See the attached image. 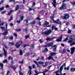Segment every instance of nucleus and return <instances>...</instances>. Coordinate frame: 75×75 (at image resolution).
<instances>
[{
    "label": "nucleus",
    "mask_w": 75,
    "mask_h": 75,
    "mask_svg": "<svg viewBox=\"0 0 75 75\" xmlns=\"http://www.w3.org/2000/svg\"><path fill=\"white\" fill-rule=\"evenodd\" d=\"M38 25H39V26H41V22L39 21V23H38Z\"/></svg>",
    "instance_id": "49"
},
{
    "label": "nucleus",
    "mask_w": 75,
    "mask_h": 75,
    "mask_svg": "<svg viewBox=\"0 0 75 75\" xmlns=\"http://www.w3.org/2000/svg\"><path fill=\"white\" fill-rule=\"evenodd\" d=\"M32 67H33V68H34L35 67V65L34 64H33L32 65Z\"/></svg>",
    "instance_id": "61"
},
{
    "label": "nucleus",
    "mask_w": 75,
    "mask_h": 75,
    "mask_svg": "<svg viewBox=\"0 0 75 75\" xmlns=\"http://www.w3.org/2000/svg\"><path fill=\"white\" fill-rule=\"evenodd\" d=\"M64 16L62 17H63V18H62V19H68L69 17V15L68 14H64Z\"/></svg>",
    "instance_id": "9"
},
{
    "label": "nucleus",
    "mask_w": 75,
    "mask_h": 75,
    "mask_svg": "<svg viewBox=\"0 0 75 75\" xmlns=\"http://www.w3.org/2000/svg\"><path fill=\"white\" fill-rule=\"evenodd\" d=\"M71 72H75V68H71L70 69Z\"/></svg>",
    "instance_id": "17"
},
{
    "label": "nucleus",
    "mask_w": 75,
    "mask_h": 75,
    "mask_svg": "<svg viewBox=\"0 0 75 75\" xmlns=\"http://www.w3.org/2000/svg\"><path fill=\"white\" fill-rule=\"evenodd\" d=\"M3 3H4V0H2L1 1H0V5L1 4Z\"/></svg>",
    "instance_id": "37"
},
{
    "label": "nucleus",
    "mask_w": 75,
    "mask_h": 75,
    "mask_svg": "<svg viewBox=\"0 0 75 75\" xmlns=\"http://www.w3.org/2000/svg\"><path fill=\"white\" fill-rule=\"evenodd\" d=\"M54 44V42H50L48 43L47 44H46L44 46V47H51L52 45H53Z\"/></svg>",
    "instance_id": "5"
},
{
    "label": "nucleus",
    "mask_w": 75,
    "mask_h": 75,
    "mask_svg": "<svg viewBox=\"0 0 75 75\" xmlns=\"http://www.w3.org/2000/svg\"><path fill=\"white\" fill-rule=\"evenodd\" d=\"M24 18V16H22L21 17V20H23V18Z\"/></svg>",
    "instance_id": "41"
},
{
    "label": "nucleus",
    "mask_w": 75,
    "mask_h": 75,
    "mask_svg": "<svg viewBox=\"0 0 75 75\" xmlns=\"http://www.w3.org/2000/svg\"><path fill=\"white\" fill-rule=\"evenodd\" d=\"M52 33V30H49L47 31H45L44 32H43L42 33V34H44L45 35H50Z\"/></svg>",
    "instance_id": "3"
},
{
    "label": "nucleus",
    "mask_w": 75,
    "mask_h": 75,
    "mask_svg": "<svg viewBox=\"0 0 75 75\" xmlns=\"http://www.w3.org/2000/svg\"><path fill=\"white\" fill-rule=\"evenodd\" d=\"M7 34H8V32L5 31L4 33L3 34H4V35H6Z\"/></svg>",
    "instance_id": "26"
},
{
    "label": "nucleus",
    "mask_w": 75,
    "mask_h": 75,
    "mask_svg": "<svg viewBox=\"0 0 75 75\" xmlns=\"http://www.w3.org/2000/svg\"><path fill=\"white\" fill-rule=\"evenodd\" d=\"M45 72H47V71H44L43 72H41L40 73H38V74H40V73H45Z\"/></svg>",
    "instance_id": "52"
},
{
    "label": "nucleus",
    "mask_w": 75,
    "mask_h": 75,
    "mask_svg": "<svg viewBox=\"0 0 75 75\" xmlns=\"http://www.w3.org/2000/svg\"><path fill=\"white\" fill-rule=\"evenodd\" d=\"M66 66V64L65 63L63 65H62L61 67L63 66V69L64 68V66Z\"/></svg>",
    "instance_id": "47"
},
{
    "label": "nucleus",
    "mask_w": 75,
    "mask_h": 75,
    "mask_svg": "<svg viewBox=\"0 0 75 75\" xmlns=\"http://www.w3.org/2000/svg\"><path fill=\"white\" fill-rule=\"evenodd\" d=\"M19 75H23V73L21 72H19Z\"/></svg>",
    "instance_id": "55"
},
{
    "label": "nucleus",
    "mask_w": 75,
    "mask_h": 75,
    "mask_svg": "<svg viewBox=\"0 0 75 75\" xmlns=\"http://www.w3.org/2000/svg\"><path fill=\"white\" fill-rule=\"evenodd\" d=\"M8 59L10 60V59H13V58H11V57L9 56L8 57Z\"/></svg>",
    "instance_id": "54"
},
{
    "label": "nucleus",
    "mask_w": 75,
    "mask_h": 75,
    "mask_svg": "<svg viewBox=\"0 0 75 75\" xmlns=\"http://www.w3.org/2000/svg\"><path fill=\"white\" fill-rule=\"evenodd\" d=\"M54 17L52 16H50V18L53 21V23H54V21H55V20H54Z\"/></svg>",
    "instance_id": "19"
},
{
    "label": "nucleus",
    "mask_w": 75,
    "mask_h": 75,
    "mask_svg": "<svg viewBox=\"0 0 75 75\" xmlns=\"http://www.w3.org/2000/svg\"><path fill=\"white\" fill-rule=\"evenodd\" d=\"M68 33H71V30L69 29Z\"/></svg>",
    "instance_id": "48"
},
{
    "label": "nucleus",
    "mask_w": 75,
    "mask_h": 75,
    "mask_svg": "<svg viewBox=\"0 0 75 75\" xmlns=\"http://www.w3.org/2000/svg\"><path fill=\"white\" fill-rule=\"evenodd\" d=\"M56 50H57V46H56L53 49V51L55 52V51H57Z\"/></svg>",
    "instance_id": "29"
},
{
    "label": "nucleus",
    "mask_w": 75,
    "mask_h": 75,
    "mask_svg": "<svg viewBox=\"0 0 75 75\" xmlns=\"http://www.w3.org/2000/svg\"><path fill=\"white\" fill-rule=\"evenodd\" d=\"M13 36H10L9 37V39H10V40H13Z\"/></svg>",
    "instance_id": "46"
},
{
    "label": "nucleus",
    "mask_w": 75,
    "mask_h": 75,
    "mask_svg": "<svg viewBox=\"0 0 75 75\" xmlns=\"http://www.w3.org/2000/svg\"><path fill=\"white\" fill-rule=\"evenodd\" d=\"M28 68L30 69L29 71L28 72V74L29 73V75H31V66H29Z\"/></svg>",
    "instance_id": "12"
},
{
    "label": "nucleus",
    "mask_w": 75,
    "mask_h": 75,
    "mask_svg": "<svg viewBox=\"0 0 75 75\" xmlns=\"http://www.w3.org/2000/svg\"><path fill=\"white\" fill-rule=\"evenodd\" d=\"M38 63L39 64H40V65H44V62H38Z\"/></svg>",
    "instance_id": "21"
},
{
    "label": "nucleus",
    "mask_w": 75,
    "mask_h": 75,
    "mask_svg": "<svg viewBox=\"0 0 75 75\" xmlns=\"http://www.w3.org/2000/svg\"><path fill=\"white\" fill-rule=\"evenodd\" d=\"M3 50L4 51V55H5V57H6V55H7V52L5 50V49H4V48H3Z\"/></svg>",
    "instance_id": "15"
},
{
    "label": "nucleus",
    "mask_w": 75,
    "mask_h": 75,
    "mask_svg": "<svg viewBox=\"0 0 75 75\" xmlns=\"http://www.w3.org/2000/svg\"><path fill=\"white\" fill-rule=\"evenodd\" d=\"M54 29V26H52V30H53Z\"/></svg>",
    "instance_id": "62"
},
{
    "label": "nucleus",
    "mask_w": 75,
    "mask_h": 75,
    "mask_svg": "<svg viewBox=\"0 0 75 75\" xmlns=\"http://www.w3.org/2000/svg\"><path fill=\"white\" fill-rule=\"evenodd\" d=\"M54 3H53V6L54 7H56V3L57 2H56V0H54L53 1Z\"/></svg>",
    "instance_id": "14"
},
{
    "label": "nucleus",
    "mask_w": 75,
    "mask_h": 75,
    "mask_svg": "<svg viewBox=\"0 0 75 75\" xmlns=\"http://www.w3.org/2000/svg\"><path fill=\"white\" fill-rule=\"evenodd\" d=\"M62 69H63V66L61 67L60 68V69H59V70H60L59 72L61 75L62 74Z\"/></svg>",
    "instance_id": "13"
},
{
    "label": "nucleus",
    "mask_w": 75,
    "mask_h": 75,
    "mask_svg": "<svg viewBox=\"0 0 75 75\" xmlns=\"http://www.w3.org/2000/svg\"><path fill=\"white\" fill-rule=\"evenodd\" d=\"M39 42H40V43H42V42H43V41H42V40H41V39H40L39 40Z\"/></svg>",
    "instance_id": "39"
},
{
    "label": "nucleus",
    "mask_w": 75,
    "mask_h": 75,
    "mask_svg": "<svg viewBox=\"0 0 75 75\" xmlns=\"http://www.w3.org/2000/svg\"><path fill=\"white\" fill-rule=\"evenodd\" d=\"M29 37V36H25V38L26 39L28 38Z\"/></svg>",
    "instance_id": "64"
},
{
    "label": "nucleus",
    "mask_w": 75,
    "mask_h": 75,
    "mask_svg": "<svg viewBox=\"0 0 75 75\" xmlns=\"http://www.w3.org/2000/svg\"><path fill=\"white\" fill-rule=\"evenodd\" d=\"M47 51H48V50L47 48L45 49L42 51V52H47Z\"/></svg>",
    "instance_id": "18"
},
{
    "label": "nucleus",
    "mask_w": 75,
    "mask_h": 75,
    "mask_svg": "<svg viewBox=\"0 0 75 75\" xmlns=\"http://www.w3.org/2000/svg\"><path fill=\"white\" fill-rule=\"evenodd\" d=\"M20 55H23V52L21 50H20L19 52Z\"/></svg>",
    "instance_id": "27"
},
{
    "label": "nucleus",
    "mask_w": 75,
    "mask_h": 75,
    "mask_svg": "<svg viewBox=\"0 0 75 75\" xmlns=\"http://www.w3.org/2000/svg\"><path fill=\"white\" fill-rule=\"evenodd\" d=\"M70 50L71 51V55H73L74 53V52H75V47H71L70 48Z\"/></svg>",
    "instance_id": "8"
},
{
    "label": "nucleus",
    "mask_w": 75,
    "mask_h": 75,
    "mask_svg": "<svg viewBox=\"0 0 75 75\" xmlns=\"http://www.w3.org/2000/svg\"><path fill=\"white\" fill-rule=\"evenodd\" d=\"M30 55L29 54V53H26V54H25V56H28V55Z\"/></svg>",
    "instance_id": "53"
},
{
    "label": "nucleus",
    "mask_w": 75,
    "mask_h": 75,
    "mask_svg": "<svg viewBox=\"0 0 75 75\" xmlns=\"http://www.w3.org/2000/svg\"><path fill=\"white\" fill-rule=\"evenodd\" d=\"M54 23H56V24H59L60 25H61L62 22L59 21V19H58L57 21H54Z\"/></svg>",
    "instance_id": "7"
},
{
    "label": "nucleus",
    "mask_w": 75,
    "mask_h": 75,
    "mask_svg": "<svg viewBox=\"0 0 75 75\" xmlns=\"http://www.w3.org/2000/svg\"><path fill=\"white\" fill-rule=\"evenodd\" d=\"M56 55V53L51 52V55L49 56V57H48L46 59H48V60H50V59H52L53 61H55V59H53V57H52L53 55Z\"/></svg>",
    "instance_id": "2"
},
{
    "label": "nucleus",
    "mask_w": 75,
    "mask_h": 75,
    "mask_svg": "<svg viewBox=\"0 0 75 75\" xmlns=\"http://www.w3.org/2000/svg\"><path fill=\"white\" fill-rule=\"evenodd\" d=\"M62 35H60V37H59V38H58V39H57V41H58V42H61V41H62Z\"/></svg>",
    "instance_id": "10"
},
{
    "label": "nucleus",
    "mask_w": 75,
    "mask_h": 75,
    "mask_svg": "<svg viewBox=\"0 0 75 75\" xmlns=\"http://www.w3.org/2000/svg\"><path fill=\"white\" fill-rule=\"evenodd\" d=\"M75 36H73L72 41H75Z\"/></svg>",
    "instance_id": "51"
},
{
    "label": "nucleus",
    "mask_w": 75,
    "mask_h": 75,
    "mask_svg": "<svg viewBox=\"0 0 75 75\" xmlns=\"http://www.w3.org/2000/svg\"><path fill=\"white\" fill-rule=\"evenodd\" d=\"M64 70H66V69H67V71H68V70H69V66H68L67 67V68L64 67Z\"/></svg>",
    "instance_id": "22"
},
{
    "label": "nucleus",
    "mask_w": 75,
    "mask_h": 75,
    "mask_svg": "<svg viewBox=\"0 0 75 75\" xmlns=\"http://www.w3.org/2000/svg\"><path fill=\"white\" fill-rule=\"evenodd\" d=\"M6 13V11H4L3 12H1V13L2 14H4Z\"/></svg>",
    "instance_id": "42"
},
{
    "label": "nucleus",
    "mask_w": 75,
    "mask_h": 75,
    "mask_svg": "<svg viewBox=\"0 0 75 75\" xmlns=\"http://www.w3.org/2000/svg\"><path fill=\"white\" fill-rule=\"evenodd\" d=\"M72 28L73 29H75V25H72Z\"/></svg>",
    "instance_id": "40"
},
{
    "label": "nucleus",
    "mask_w": 75,
    "mask_h": 75,
    "mask_svg": "<svg viewBox=\"0 0 75 75\" xmlns=\"http://www.w3.org/2000/svg\"><path fill=\"white\" fill-rule=\"evenodd\" d=\"M13 34L15 36L16 38H17V34L16 33H14Z\"/></svg>",
    "instance_id": "63"
},
{
    "label": "nucleus",
    "mask_w": 75,
    "mask_h": 75,
    "mask_svg": "<svg viewBox=\"0 0 75 75\" xmlns=\"http://www.w3.org/2000/svg\"><path fill=\"white\" fill-rule=\"evenodd\" d=\"M9 44L10 45H14V43L13 42H9Z\"/></svg>",
    "instance_id": "25"
},
{
    "label": "nucleus",
    "mask_w": 75,
    "mask_h": 75,
    "mask_svg": "<svg viewBox=\"0 0 75 75\" xmlns=\"http://www.w3.org/2000/svg\"><path fill=\"white\" fill-rule=\"evenodd\" d=\"M35 21H34L33 22H32L30 23V24H31V25H34V24H35Z\"/></svg>",
    "instance_id": "28"
},
{
    "label": "nucleus",
    "mask_w": 75,
    "mask_h": 75,
    "mask_svg": "<svg viewBox=\"0 0 75 75\" xmlns=\"http://www.w3.org/2000/svg\"><path fill=\"white\" fill-rule=\"evenodd\" d=\"M23 30L24 31H25V32H26V31H27V29L26 28V29H23Z\"/></svg>",
    "instance_id": "60"
},
{
    "label": "nucleus",
    "mask_w": 75,
    "mask_h": 75,
    "mask_svg": "<svg viewBox=\"0 0 75 75\" xmlns=\"http://www.w3.org/2000/svg\"><path fill=\"white\" fill-rule=\"evenodd\" d=\"M11 68H13L14 71L15 70V69H16V68L15 67V66H11Z\"/></svg>",
    "instance_id": "36"
},
{
    "label": "nucleus",
    "mask_w": 75,
    "mask_h": 75,
    "mask_svg": "<svg viewBox=\"0 0 75 75\" xmlns=\"http://www.w3.org/2000/svg\"><path fill=\"white\" fill-rule=\"evenodd\" d=\"M9 73L10 72H9V71H8L6 74V75H8Z\"/></svg>",
    "instance_id": "59"
},
{
    "label": "nucleus",
    "mask_w": 75,
    "mask_h": 75,
    "mask_svg": "<svg viewBox=\"0 0 75 75\" xmlns=\"http://www.w3.org/2000/svg\"><path fill=\"white\" fill-rule=\"evenodd\" d=\"M0 10L1 11H2V10H4V7L2 6V7L0 8Z\"/></svg>",
    "instance_id": "38"
},
{
    "label": "nucleus",
    "mask_w": 75,
    "mask_h": 75,
    "mask_svg": "<svg viewBox=\"0 0 75 75\" xmlns=\"http://www.w3.org/2000/svg\"><path fill=\"white\" fill-rule=\"evenodd\" d=\"M29 46V45H23V48H25V47L26 46Z\"/></svg>",
    "instance_id": "44"
},
{
    "label": "nucleus",
    "mask_w": 75,
    "mask_h": 75,
    "mask_svg": "<svg viewBox=\"0 0 75 75\" xmlns=\"http://www.w3.org/2000/svg\"><path fill=\"white\" fill-rule=\"evenodd\" d=\"M58 72H59V71L58 70L54 72V73L56 74H58Z\"/></svg>",
    "instance_id": "45"
},
{
    "label": "nucleus",
    "mask_w": 75,
    "mask_h": 75,
    "mask_svg": "<svg viewBox=\"0 0 75 75\" xmlns=\"http://www.w3.org/2000/svg\"><path fill=\"white\" fill-rule=\"evenodd\" d=\"M48 65V62H46L45 63V65H42V67H45L47 66Z\"/></svg>",
    "instance_id": "23"
},
{
    "label": "nucleus",
    "mask_w": 75,
    "mask_h": 75,
    "mask_svg": "<svg viewBox=\"0 0 75 75\" xmlns=\"http://www.w3.org/2000/svg\"><path fill=\"white\" fill-rule=\"evenodd\" d=\"M21 44H22V42L21 41H18V42L16 43L15 44V46L17 48H18L20 45H21Z\"/></svg>",
    "instance_id": "4"
},
{
    "label": "nucleus",
    "mask_w": 75,
    "mask_h": 75,
    "mask_svg": "<svg viewBox=\"0 0 75 75\" xmlns=\"http://www.w3.org/2000/svg\"><path fill=\"white\" fill-rule=\"evenodd\" d=\"M13 12V11L12 10H11L10 11V12H9L8 13V15H9V16L10 15L11 13Z\"/></svg>",
    "instance_id": "33"
},
{
    "label": "nucleus",
    "mask_w": 75,
    "mask_h": 75,
    "mask_svg": "<svg viewBox=\"0 0 75 75\" xmlns=\"http://www.w3.org/2000/svg\"><path fill=\"white\" fill-rule=\"evenodd\" d=\"M70 40H69L68 42L70 44L71 46H72V45H75V42H73L72 41L73 38H74V36L70 35L69 37Z\"/></svg>",
    "instance_id": "1"
},
{
    "label": "nucleus",
    "mask_w": 75,
    "mask_h": 75,
    "mask_svg": "<svg viewBox=\"0 0 75 75\" xmlns=\"http://www.w3.org/2000/svg\"><path fill=\"white\" fill-rule=\"evenodd\" d=\"M67 8L66 7V4L65 3H63L62 4V6L60 8V10H62V9H65Z\"/></svg>",
    "instance_id": "6"
},
{
    "label": "nucleus",
    "mask_w": 75,
    "mask_h": 75,
    "mask_svg": "<svg viewBox=\"0 0 75 75\" xmlns=\"http://www.w3.org/2000/svg\"><path fill=\"white\" fill-rule=\"evenodd\" d=\"M49 25V23H48L47 21H46L45 23V25H44V27H47V25Z\"/></svg>",
    "instance_id": "16"
},
{
    "label": "nucleus",
    "mask_w": 75,
    "mask_h": 75,
    "mask_svg": "<svg viewBox=\"0 0 75 75\" xmlns=\"http://www.w3.org/2000/svg\"><path fill=\"white\" fill-rule=\"evenodd\" d=\"M6 62H7V59H5L3 61V63H6Z\"/></svg>",
    "instance_id": "31"
},
{
    "label": "nucleus",
    "mask_w": 75,
    "mask_h": 75,
    "mask_svg": "<svg viewBox=\"0 0 75 75\" xmlns=\"http://www.w3.org/2000/svg\"><path fill=\"white\" fill-rule=\"evenodd\" d=\"M66 53V50H65V49H64L63 50V51L62 52V54H65V53Z\"/></svg>",
    "instance_id": "24"
},
{
    "label": "nucleus",
    "mask_w": 75,
    "mask_h": 75,
    "mask_svg": "<svg viewBox=\"0 0 75 75\" xmlns=\"http://www.w3.org/2000/svg\"><path fill=\"white\" fill-rule=\"evenodd\" d=\"M16 30L17 31H21V29H16Z\"/></svg>",
    "instance_id": "58"
},
{
    "label": "nucleus",
    "mask_w": 75,
    "mask_h": 75,
    "mask_svg": "<svg viewBox=\"0 0 75 75\" xmlns=\"http://www.w3.org/2000/svg\"><path fill=\"white\" fill-rule=\"evenodd\" d=\"M0 66L1 67V69H3V64L0 63Z\"/></svg>",
    "instance_id": "34"
},
{
    "label": "nucleus",
    "mask_w": 75,
    "mask_h": 75,
    "mask_svg": "<svg viewBox=\"0 0 75 75\" xmlns=\"http://www.w3.org/2000/svg\"><path fill=\"white\" fill-rule=\"evenodd\" d=\"M6 29H5V28H4V27H1V29H2V30H3V31H5V30H7V24H6Z\"/></svg>",
    "instance_id": "11"
},
{
    "label": "nucleus",
    "mask_w": 75,
    "mask_h": 75,
    "mask_svg": "<svg viewBox=\"0 0 75 75\" xmlns=\"http://www.w3.org/2000/svg\"><path fill=\"white\" fill-rule=\"evenodd\" d=\"M34 62L35 63V64H36L37 66H38V64H37V62L36 61H34Z\"/></svg>",
    "instance_id": "56"
},
{
    "label": "nucleus",
    "mask_w": 75,
    "mask_h": 75,
    "mask_svg": "<svg viewBox=\"0 0 75 75\" xmlns=\"http://www.w3.org/2000/svg\"><path fill=\"white\" fill-rule=\"evenodd\" d=\"M35 5V2H33V4H32V6H34Z\"/></svg>",
    "instance_id": "43"
},
{
    "label": "nucleus",
    "mask_w": 75,
    "mask_h": 75,
    "mask_svg": "<svg viewBox=\"0 0 75 75\" xmlns=\"http://www.w3.org/2000/svg\"><path fill=\"white\" fill-rule=\"evenodd\" d=\"M19 8V6L17 5L15 7V11H17V10H18V9Z\"/></svg>",
    "instance_id": "20"
},
{
    "label": "nucleus",
    "mask_w": 75,
    "mask_h": 75,
    "mask_svg": "<svg viewBox=\"0 0 75 75\" xmlns=\"http://www.w3.org/2000/svg\"><path fill=\"white\" fill-rule=\"evenodd\" d=\"M70 3H71L74 6L75 5V1H74L73 2H70Z\"/></svg>",
    "instance_id": "35"
},
{
    "label": "nucleus",
    "mask_w": 75,
    "mask_h": 75,
    "mask_svg": "<svg viewBox=\"0 0 75 75\" xmlns=\"http://www.w3.org/2000/svg\"><path fill=\"white\" fill-rule=\"evenodd\" d=\"M68 38H69V37H67L65 39H64V41H66L67 40H68Z\"/></svg>",
    "instance_id": "32"
},
{
    "label": "nucleus",
    "mask_w": 75,
    "mask_h": 75,
    "mask_svg": "<svg viewBox=\"0 0 75 75\" xmlns=\"http://www.w3.org/2000/svg\"><path fill=\"white\" fill-rule=\"evenodd\" d=\"M46 40L47 41H50V40H51V39L50 38H47Z\"/></svg>",
    "instance_id": "50"
},
{
    "label": "nucleus",
    "mask_w": 75,
    "mask_h": 75,
    "mask_svg": "<svg viewBox=\"0 0 75 75\" xmlns=\"http://www.w3.org/2000/svg\"><path fill=\"white\" fill-rule=\"evenodd\" d=\"M61 45H62V47H65V45H64V44L63 43L61 44Z\"/></svg>",
    "instance_id": "57"
},
{
    "label": "nucleus",
    "mask_w": 75,
    "mask_h": 75,
    "mask_svg": "<svg viewBox=\"0 0 75 75\" xmlns=\"http://www.w3.org/2000/svg\"><path fill=\"white\" fill-rule=\"evenodd\" d=\"M13 20V16H11L10 19L8 20L9 21H10L11 20Z\"/></svg>",
    "instance_id": "30"
}]
</instances>
